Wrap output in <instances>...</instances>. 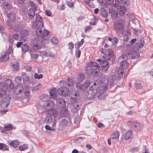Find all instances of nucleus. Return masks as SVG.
Instances as JSON below:
<instances>
[{
	"instance_id": "f257e3e1",
	"label": "nucleus",
	"mask_w": 153,
	"mask_h": 153,
	"mask_svg": "<svg viewBox=\"0 0 153 153\" xmlns=\"http://www.w3.org/2000/svg\"><path fill=\"white\" fill-rule=\"evenodd\" d=\"M14 85L10 79L7 80L5 82H0V100H1L0 104L1 107L7 108L10 104L11 100L10 96L6 94V90L13 89Z\"/></svg>"
},
{
	"instance_id": "f03ea898",
	"label": "nucleus",
	"mask_w": 153,
	"mask_h": 153,
	"mask_svg": "<svg viewBox=\"0 0 153 153\" xmlns=\"http://www.w3.org/2000/svg\"><path fill=\"white\" fill-rule=\"evenodd\" d=\"M114 82V79L112 77H110L108 79L106 77H104L99 82L97 81L94 82L93 85L90 86V90L92 91L94 90L97 86H99L102 91H104L107 89L108 86H111Z\"/></svg>"
},
{
	"instance_id": "7ed1b4c3",
	"label": "nucleus",
	"mask_w": 153,
	"mask_h": 153,
	"mask_svg": "<svg viewBox=\"0 0 153 153\" xmlns=\"http://www.w3.org/2000/svg\"><path fill=\"white\" fill-rule=\"evenodd\" d=\"M101 53L104 54L103 57L104 60L106 61H100V65L103 70L106 71L109 67L108 63L106 61L109 60L111 59H114L113 52L111 49H109L107 51L105 49H102L101 50Z\"/></svg>"
},
{
	"instance_id": "20e7f679",
	"label": "nucleus",
	"mask_w": 153,
	"mask_h": 153,
	"mask_svg": "<svg viewBox=\"0 0 153 153\" xmlns=\"http://www.w3.org/2000/svg\"><path fill=\"white\" fill-rule=\"evenodd\" d=\"M100 68V66L97 63L91 62L86 67L85 70L87 74H92L94 76H97L99 73Z\"/></svg>"
},
{
	"instance_id": "39448f33",
	"label": "nucleus",
	"mask_w": 153,
	"mask_h": 153,
	"mask_svg": "<svg viewBox=\"0 0 153 153\" xmlns=\"http://www.w3.org/2000/svg\"><path fill=\"white\" fill-rule=\"evenodd\" d=\"M32 26L34 28H36V33L39 36L44 38L48 36L49 33V31L45 29L44 27H41L40 24L36 21L33 23Z\"/></svg>"
},
{
	"instance_id": "423d86ee",
	"label": "nucleus",
	"mask_w": 153,
	"mask_h": 153,
	"mask_svg": "<svg viewBox=\"0 0 153 153\" xmlns=\"http://www.w3.org/2000/svg\"><path fill=\"white\" fill-rule=\"evenodd\" d=\"M54 103L53 101H50L49 103H47L45 105V109L46 110L47 114L53 115L56 119L57 118L59 119L60 117L58 116V113L55 109H53Z\"/></svg>"
},
{
	"instance_id": "0eeeda50",
	"label": "nucleus",
	"mask_w": 153,
	"mask_h": 153,
	"mask_svg": "<svg viewBox=\"0 0 153 153\" xmlns=\"http://www.w3.org/2000/svg\"><path fill=\"white\" fill-rule=\"evenodd\" d=\"M128 64L126 61L123 60L120 63L121 68L118 69L117 78L120 79L123 76L124 72V69H126L128 67Z\"/></svg>"
},
{
	"instance_id": "6e6552de",
	"label": "nucleus",
	"mask_w": 153,
	"mask_h": 153,
	"mask_svg": "<svg viewBox=\"0 0 153 153\" xmlns=\"http://www.w3.org/2000/svg\"><path fill=\"white\" fill-rule=\"evenodd\" d=\"M128 124L130 127L136 131H139L142 129L143 126L140 123L137 121H129Z\"/></svg>"
},
{
	"instance_id": "1a4fd4ad",
	"label": "nucleus",
	"mask_w": 153,
	"mask_h": 153,
	"mask_svg": "<svg viewBox=\"0 0 153 153\" xmlns=\"http://www.w3.org/2000/svg\"><path fill=\"white\" fill-rule=\"evenodd\" d=\"M113 27L115 30L120 31H123L124 29L123 21L121 20L114 22V23Z\"/></svg>"
},
{
	"instance_id": "9d476101",
	"label": "nucleus",
	"mask_w": 153,
	"mask_h": 153,
	"mask_svg": "<svg viewBox=\"0 0 153 153\" xmlns=\"http://www.w3.org/2000/svg\"><path fill=\"white\" fill-rule=\"evenodd\" d=\"M59 94L65 97L68 96L70 94V92L68 88L65 87H61L58 90Z\"/></svg>"
},
{
	"instance_id": "9b49d317",
	"label": "nucleus",
	"mask_w": 153,
	"mask_h": 153,
	"mask_svg": "<svg viewBox=\"0 0 153 153\" xmlns=\"http://www.w3.org/2000/svg\"><path fill=\"white\" fill-rule=\"evenodd\" d=\"M7 16L8 18V20L7 21V25L10 28H12V26L10 22L14 21L15 20V15L13 13H10L7 15Z\"/></svg>"
},
{
	"instance_id": "f8f14e48",
	"label": "nucleus",
	"mask_w": 153,
	"mask_h": 153,
	"mask_svg": "<svg viewBox=\"0 0 153 153\" xmlns=\"http://www.w3.org/2000/svg\"><path fill=\"white\" fill-rule=\"evenodd\" d=\"M31 7L32 8H30L28 11V15L30 19H33L35 15V12L36 11L37 7L33 2H32L31 4Z\"/></svg>"
},
{
	"instance_id": "ddd939ff",
	"label": "nucleus",
	"mask_w": 153,
	"mask_h": 153,
	"mask_svg": "<svg viewBox=\"0 0 153 153\" xmlns=\"http://www.w3.org/2000/svg\"><path fill=\"white\" fill-rule=\"evenodd\" d=\"M89 81H86L83 84L81 85L79 82L76 84V87L78 89L84 91L91 83Z\"/></svg>"
},
{
	"instance_id": "4468645a",
	"label": "nucleus",
	"mask_w": 153,
	"mask_h": 153,
	"mask_svg": "<svg viewBox=\"0 0 153 153\" xmlns=\"http://www.w3.org/2000/svg\"><path fill=\"white\" fill-rule=\"evenodd\" d=\"M24 88L22 85H18L13 88V93L17 95L20 94L24 90Z\"/></svg>"
},
{
	"instance_id": "2eb2a0df",
	"label": "nucleus",
	"mask_w": 153,
	"mask_h": 153,
	"mask_svg": "<svg viewBox=\"0 0 153 153\" xmlns=\"http://www.w3.org/2000/svg\"><path fill=\"white\" fill-rule=\"evenodd\" d=\"M40 99L42 102H44L43 105V107L44 109V106L46 103H49L50 101H52L50 100V97L47 94H44L42 95L40 97Z\"/></svg>"
},
{
	"instance_id": "dca6fc26",
	"label": "nucleus",
	"mask_w": 153,
	"mask_h": 153,
	"mask_svg": "<svg viewBox=\"0 0 153 153\" xmlns=\"http://www.w3.org/2000/svg\"><path fill=\"white\" fill-rule=\"evenodd\" d=\"M51 97L55 100L56 99L57 96V90L55 88H52L49 92Z\"/></svg>"
},
{
	"instance_id": "f3484780",
	"label": "nucleus",
	"mask_w": 153,
	"mask_h": 153,
	"mask_svg": "<svg viewBox=\"0 0 153 153\" xmlns=\"http://www.w3.org/2000/svg\"><path fill=\"white\" fill-rule=\"evenodd\" d=\"M7 144L10 146L16 148L19 146V142L17 140H8Z\"/></svg>"
},
{
	"instance_id": "a211bd4d",
	"label": "nucleus",
	"mask_w": 153,
	"mask_h": 153,
	"mask_svg": "<svg viewBox=\"0 0 153 153\" xmlns=\"http://www.w3.org/2000/svg\"><path fill=\"white\" fill-rule=\"evenodd\" d=\"M28 32L26 30H23L20 33V35L21 36V38L22 40H23L24 42H25L27 39V36L28 35Z\"/></svg>"
},
{
	"instance_id": "6ab92c4d",
	"label": "nucleus",
	"mask_w": 153,
	"mask_h": 153,
	"mask_svg": "<svg viewBox=\"0 0 153 153\" xmlns=\"http://www.w3.org/2000/svg\"><path fill=\"white\" fill-rule=\"evenodd\" d=\"M36 21L40 24L41 27H44V24L42 20V18L38 14L36 15Z\"/></svg>"
},
{
	"instance_id": "aec40b11",
	"label": "nucleus",
	"mask_w": 153,
	"mask_h": 153,
	"mask_svg": "<svg viewBox=\"0 0 153 153\" xmlns=\"http://www.w3.org/2000/svg\"><path fill=\"white\" fill-rule=\"evenodd\" d=\"M47 115L44 120V122L48 124H50L53 122V118L51 115L48 114Z\"/></svg>"
},
{
	"instance_id": "412c9836",
	"label": "nucleus",
	"mask_w": 153,
	"mask_h": 153,
	"mask_svg": "<svg viewBox=\"0 0 153 153\" xmlns=\"http://www.w3.org/2000/svg\"><path fill=\"white\" fill-rule=\"evenodd\" d=\"M133 132L131 130H128L126 133L124 138L125 140H128L130 139L132 136Z\"/></svg>"
},
{
	"instance_id": "4be33fe9",
	"label": "nucleus",
	"mask_w": 153,
	"mask_h": 153,
	"mask_svg": "<svg viewBox=\"0 0 153 153\" xmlns=\"http://www.w3.org/2000/svg\"><path fill=\"white\" fill-rule=\"evenodd\" d=\"M60 117H67L68 114V110L66 108H62L60 113Z\"/></svg>"
},
{
	"instance_id": "5701e85b",
	"label": "nucleus",
	"mask_w": 153,
	"mask_h": 153,
	"mask_svg": "<svg viewBox=\"0 0 153 153\" xmlns=\"http://www.w3.org/2000/svg\"><path fill=\"white\" fill-rule=\"evenodd\" d=\"M126 9L125 7L123 6H122L121 5L120 6V9H119V15L120 16H123L126 12Z\"/></svg>"
},
{
	"instance_id": "b1692460",
	"label": "nucleus",
	"mask_w": 153,
	"mask_h": 153,
	"mask_svg": "<svg viewBox=\"0 0 153 153\" xmlns=\"http://www.w3.org/2000/svg\"><path fill=\"white\" fill-rule=\"evenodd\" d=\"M22 76L24 83H26L29 82V78L28 76H27L25 73H23L22 74Z\"/></svg>"
},
{
	"instance_id": "393cba45",
	"label": "nucleus",
	"mask_w": 153,
	"mask_h": 153,
	"mask_svg": "<svg viewBox=\"0 0 153 153\" xmlns=\"http://www.w3.org/2000/svg\"><path fill=\"white\" fill-rule=\"evenodd\" d=\"M120 133L118 131L113 132L111 135V138L112 139H115L119 137Z\"/></svg>"
},
{
	"instance_id": "a878e982",
	"label": "nucleus",
	"mask_w": 153,
	"mask_h": 153,
	"mask_svg": "<svg viewBox=\"0 0 153 153\" xmlns=\"http://www.w3.org/2000/svg\"><path fill=\"white\" fill-rule=\"evenodd\" d=\"M84 43V39H82L80 41H78L76 43L75 47L76 48L79 49Z\"/></svg>"
},
{
	"instance_id": "bb28decb",
	"label": "nucleus",
	"mask_w": 153,
	"mask_h": 153,
	"mask_svg": "<svg viewBox=\"0 0 153 153\" xmlns=\"http://www.w3.org/2000/svg\"><path fill=\"white\" fill-rule=\"evenodd\" d=\"M110 13L111 14L112 17L113 18H116L117 17V11L113 9H110Z\"/></svg>"
},
{
	"instance_id": "cd10ccee",
	"label": "nucleus",
	"mask_w": 153,
	"mask_h": 153,
	"mask_svg": "<svg viewBox=\"0 0 153 153\" xmlns=\"http://www.w3.org/2000/svg\"><path fill=\"white\" fill-rule=\"evenodd\" d=\"M84 79V75L82 74H79L77 78V80L79 82H82Z\"/></svg>"
},
{
	"instance_id": "c85d7f7f",
	"label": "nucleus",
	"mask_w": 153,
	"mask_h": 153,
	"mask_svg": "<svg viewBox=\"0 0 153 153\" xmlns=\"http://www.w3.org/2000/svg\"><path fill=\"white\" fill-rule=\"evenodd\" d=\"M68 121L65 120H62L59 123V126L61 127H64L66 126L68 124Z\"/></svg>"
},
{
	"instance_id": "c756f323",
	"label": "nucleus",
	"mask_w": 153,
	"mask_h": 153,
	"mask_svg": "<svg viewBox=\"0 0 153 153\" xmlns=\"http://www.w3.org/2000/svg\"><path fill=\"white\" fill-rule=\"evenodd\" d=\"M57 102L58 103H59L61 105H65L66 104V102L63 99H58L57 100Z\"/></svg>"
},
{
	"instance_id": "7c9ffc66",
	"label": "nucleus",
	"mask_w": 153,
	"mask_h": 153,
	"mask_svg": "<svg viewBox=\"0 0 153 153\" xmlns=\"http://www.w3.org/2000/svg\"><path fill=\"white\" fill-rule=\"evenodd\" d=\"M13 128V126L11 124L7 125L4 126V128L6 131H9Z\"/></svg>"
},
{
	"instance_id": "2f4dec72",
	"label": "nucleus",
	"mask_w": 153,
	"mask_h": 153,
	"mask_svg": "<svg viewBox=\"0 0 153 153\" xmlns=\"http://www.w3.org/2000/svg\"><path fill=\"white\" fill-rule=\"evenodd\" d=\"M28 146L26 144L20 146L19 147V149L20 151H23L28 149Z\"/></svg>"
},
{
	"instance_id": "473e14b6",
	"label": "nucleus",
	"mask_w": 153,
	"mask_h": 153,
	"mask_svg": "<svg viewBox=\"0 0 153 153\" xmlns=\"http://www.w3.org/2000/svg\"><path fill=\"white\" fill-rule=\"evenodd\" d=\"M29 47L27 44L23 45L22 47V51L24 52L27 51L29 49Z\"/></svg>"
},
{
	"instance_id": "72a5a7b5",
	"label": "nucleus",
	"mask_w": 153,
	"mask_h": 153,
	"mask_svg": "<svg viewBox=\"0 0 153 153\" xmlns=\"http://www.w3.org/2000/svg\"><path fill=\"white\" fill-rule=\"evenodd\" d=\"M114 1V0H105L104 4L106 7H107L109 5L112 4Z\"/></svg>"
},
{
	"instance_id": "f704fd0d",
	"label": "nucleus",
	"mask_w": 153,
	"mask_h": 153,
	"mask_svg": "<svg viewBox=\"0 0 153 153\" xmlns=\"http://www.w3.org/2000/svg\"><path fill=\"white\" fill-rule=\"evenodd\" d=\"M51 42L53 44H56L58 42V40L56 37H53L51 39Z\"/></svg>"
},
{
	"instance_id": "c9c22d12",
	"label": "nucleus",
	"mask_w": 153,
	"mask_h": 153,
	"mask_svg": "<svg viewBox=\"0 0 153 153\" xmlns=\"http://www.w3.org/2000/svg\"><path fill=\"white\" fill-rule=\"evenodd\" d=\"M67 84L69 86L71 87L74 85V82L71 79H70L69 78H68L67 82Z\"/></svg>"
},
{
	"instance_id": "e433bc0d",
	"label": "nucleus",
	"mask_w": 153,
	"mask_h": 153,
	"mask_svg": "<svg viewBox=\"0 0 153 153\" xmlns=\"http://www.w3.org/2000/svg\"><path fill=\"white\" fill-rule=\"evenodd\" d=\"M9 59V56L5 54L2 56L1 58V62H4L7 61Z\"/></svg>"
},
{
	"instance_id": "4c0bfd02",
	"label": "nucleus",
	"mask_w": 153,
	"mask_h": 153,
	"mask_svg": "<svg viewBox=\"0 0 153 153\" xmlns=\"http://www.w3.org/2000/svg\"><path fill=\"white\" fill-rule=\"evenodd\" d=\"M33 48L35 51H37L41 48V46L40 44H36L33 46Z\"/></svg>"
},
{
	"instance_id": "58836bf2",
	"label": "nucleus",
	"mask_w": 153,
	"mask_h": 153,
	"mask_svg": "<svg viewBox=\"0 0 153 153\" xmlns=\"http://www.w3.org/2000/svg\"><path fill=\"white\" fill-rule=\"evenodd\" d=\"M41 87V85L40 84H39L37 85L34 87L33 89V91H36L38 90Z\"/></svg>"
},
{
	"instance_id": "ea45409f",
	"label": "nucleus",
	"mask_w": 153,
	"mask_h": 153,
	"mask_svg": "<svg viewBox=\"0 0 153 153\" xmlns=\"http://www.w3.org/2000/svg\"><path fill=\"white\" fill-rule=\"evenodd\" d=\"M22 81V79L20 77L17 76L15 79V82H16L18 85H21L20 83Z\"/></svg>"
},
{
	"instance_id": "a19ab883",
	"label": "nucleus",
	"mask_w": 153,
	"mask_h": 153,
	"mask_svg": "<svg viewBox=\"0 0 153 153\" xmlns=\"http://www.w3.org/2000/svg\"><path fill=\"white\" fill-rule=\"evenodd\" d=\"M43 76L42 74H38L37 73H35L34 74V78L36 79H40L43 78Z\"/></svg>"
},
{
	"instance_id": "79ce46f5",
	"label": "nucleus",
	"mask_w": 153,
	"mask_h": 153,
	"mask_svg": "<svg viewBox=\"0 0 153 153\" xmlns=\"http://www.w3.org/2000/svg\"><path fill=\"white\" fill-rule=\"evenodd\" d=\"M19 64L18 63L16 62L15 64H13V71H17L19 70Z\"/></svg>"
},
{
	"instance_id": "37998d69",
	"label": "nucleus",
	"mask_w": 153,
	"mask_h": 153,
	"mask_svg": "<svg viewBox=\"0 0 153 153\" xmlns=\"http://www.w3.org/2000/svg\"><path fill=\"white\" fill-rule=\"evenodd\" d=\"M3 7L4 9H9L11 8V6L7 2L4 4Z\"/></svg>"
},
{
	"instance_id": "c03bdc74",
	"label": "nucleus",
	"mask_w": 153,
	"mask_h": 153,
	"mask_svg": "<svg viewBox=\"0 0 153 153\" xmlns=\"http://www.w3.org/2000/svg\"><path fill=\"white\" fill-rule=\"evenodd\" d=\"M118 41V39L117 38L115 37H113L112 38V44L114 46L116 45Z\"/></svg>"
},
{
	"instance_id": "a18cd8bd",
	"label": "nucleus",
	"mask_w": 153,
	"mask_h": 153,
	"mask_svg": "<svg viewBox=\"0 0 153 153\" xmlns=\"http://www.w3.org/2000/svg\"><path fill=\"white\" fill-rule=\"evenodd\" d=\"M42 52L44 55L46 56H50L52 57H54L55 56L54 54H52L50 53L47 52L46 51H43Z\"/></svg>"
},
{
	"instance_id": "49530a36",
	"label": "nucleus",
	"mask_w": 153,
	"mask_h": 153,
	"mask_svg": "<svg viewBox=\"0 0 153 153\" xmlns=\"http://www.w3.org/2000/svg\"><path fill=\"white\" fill-rule=\"evenodd\" d=\"M101 14L102 16L104 17H107L108 16L107 13L105 10H103L102 11Z\"/></svg>"
},
{
	"instance_id": "de8ad7c7",
	"label": "nucleus",
	"mask_w": 153,
	"mask_h": 153,
	"mask_svg": "<svg viewBox=\"0 0 153 153\" xmlns=\"http://www.w3.org/2000/svg\"><path fill=\"white\" fill-rule=\"evenodd\" d=\"M106 96L103 93L100 94L98 96V98L100 100H104L105 99Z\"/></svg>"
},
{
	"instance_id": "09e8293b",
	"label": "nucleus",
	"mask_w": 153,
	"mask_h": 153,
	"mask_svg": "<svg viewBox=\"0 0 153 153\" xmlns=\"http://www.w3.org/2000/svg\"><path fill=\"white\" fill-rule=\"evenodd\" d=\"M66 4L70 7H72L74 6V4L71 1H67Z\"/></svg>"
},
{
	"instance_id": "8fccbe9b",
	"label": "nucleus",
	"mask_w": 153,
	"mask_h": 153,
	"mask_svg": "<svg viewBox=\"0 0 153 153\" xmlns=\"http://www.w3.org/2000/svg\"><path fill=\"white\" fill-rule=\"evenodd\" d=\"M77 49L76 52V56L77 58H79L80 56L81 51L79 49Z\"/></svg>"
},
{
	"instance_id": "3c124183",
	"label": "nucleus",
	"mask_w": 153,
	"mask_h": 153,
	"mask_svg": "<svg viewBox=\"0 0 153 153\" xmlns=\"http://www.w3.org/2000/svg\"><path fill=\"white\" fill-rule=\"evenodd\" d=\"M144 44V42H138L136 43L137 46L139 48H140L143 46Z\"/></svg>"
},
{
	"instance_id": "603ef678",
	"label": "nucleus",
	"mask_w": 153,
	"mask_h": 153,
	"mask_svg": "<svg viewBox=\"0 0 153 153\" xmlns=\"http://www.w3.org/2000/svg\"><path fill=\"white\" fill-rule=\"evenodd\" d=\"M92 27L89 26H86L84 28L85 31V33H87L90 30H91Z\"/></svg>"
},
{
	"instance_id": "864d4df0",
	"label": "nucleus",
	"mask_w": 153,
	"mask_h": 153,
	"mask_svg": "<svg viewBox=\"0 0 153 153\" xmlns=\"http://www.w3.org/2000/svg\"><path fill=\"white\" fill-rule=\"evenodd\" d=\"M120 2L118 1H116L115 3L114 4V7L117 8L120 6Z\"/></svg>"
},
{
	"instance_id": "5fc2aeb1",
	"label": "nucleus",
	"mask_w": 153,
	"mask_h": 153,
	"mask_svg": "<svg viewBox=\"0 0 153 153\" xmlns=\"http://www.w3.org/2000/svg\"><path fill=\"white\" fill-rule=\"evenodd\" d=\"M142 151V153H149L146 149V146H143Z\"/></svg>"
},
{
	"instance_id": "6e6d98bb",
	"label": "nucleus",
	"mask_w": 153,
	"mask_h": 153,
	"mask_svg": "<svg viewBox=\"0 0 153 153\" xmlns=\"http://www.w3.org/2000/svg\"><path fill=\"white\" fill-rule=\"evenodd\" d=\"M139 149L138 147H135L131 149L130 151L132 152H137Z\"/></svg>"
},
{
	"instance_id": "4d7b16f0",
	"label": "nucleus",
	"mask_w": 153,
	"mask_h": 153,
	"mask_svg": "<svg viewBox=\"0 0 153 153\" xmlns=\"http://www.w3.org/2000/svg\"><path fill=\"white\" fill-rule=\"evenodd\" d=\"M69 48L70 49H73L74 48V45L72 42H70L68 45Z\"/></svg>"
},
{
	"instance_id": "13d9d810",
	"label": "nucleus",
	"mask_w": 153,
	"mask_h": 153,
	"mask_svg": "<svg viewBox=\"0 0 153 153\" xmlns=\"http://www.w3.org/2000/svg\"><path fill=\"white\" fill-rule=\"evenodd\" d=\"M31 55L32 58L35 59H37L38 57V55L36 54H31Z\"/></svg>"
},
{
	"instance_id": "bf43d9fd",
	"label": "nucleus",
	"mask_w": 153,
	"mask_h": 153,
	"mask_svg": "<svg viewBox=\"0 0 153 153\" xmlns=\"http://www.w3.org/2000/svg\"><path fill=\"white\" fill-rule=\"evenodd\" d=\"M58 9L60 10H62L65 9V7L64 5H59L58 6Z\"/></svg>"
},
{
	"instance_id": "052dcab7",
	"label": "nucleus",
	"mask_w": 153,
	"mask_h": 153,
	"mask_svg": "<svg viewBox=\"0 0 153 153\" xmlns=\"http://www.w3.org/2000/svg\"><path fill=\"white\" fill-rule=\"evenodd\" d=\"M135 85L136 88H137L140 89L142 88V85L140 83H136Z\"/></svg>"
},
{
	"instance_id": "680f3d73",
	"label": "nucleus",
	"mask_w": 153,
	"mask_h": 153,
	"mask_svg": "<svg viewBox=\"0 0 153 153\" xmlns=\"http://www.w3.org/2000/svg\"><path fill=\"white\" fill-rule=\"evenodd\" d=\"M45 128L46 130H48L53 131L54 130V129L52 128L51 127L48 125H46L45 126Z\"/></svg>"
},
{
	"instance_id": "e2e57ef3",
	"label": "nucleus",
	"mask_w": 153,
	"mask_h": 153,
	"mask_svg": "<svg viewBox=\"0 0 153 153\" xmlns=\"http://www.w3.org/2000/svg\"><path fill=\"white\" fill-rule=\"evenodd\" d=\"M45 13L46 15L49 16H51L52 14V13L48 10H46Z\"/></svg>"
},
{
	"instance_id": "0e129e2a",
	"label": "nucleus",
	"mask_w": 153,
	"mask_h": 153,
	"mask_svg": "<svg viewBox=\"0 0 153 153\" xmlns=\"http://www.w3.org/2000/svg\"><path fill=\"white\" fill-rule=\"evenodd\" d=\"M9 149L8 146L6 144H4V148L2 151H5L9 150Z\"/></svg>"
},
{
	"instance_id": "69168bd1",
	"label": "nucleus",
	"mask_w": 153,
	"mask_h": 153,
	"mask_svg": "<svg viewBox=\"0 0 153 153\" xmlns=\"http://www.w3.org/2000/svg\"><path fill=\"white\" fill-rule=\"evenodd\" d=\"M4 144L0 143V150L2 151L4 148Z\"/></svg>"
},
{
	"instance_id": "338daca9",
	"label": "nucleus",
	"mask_w": 153,
	"mask_h": 153,
	"mask_svg": "<svg viewBox=\"0 0 153 153\" xmlns=\"http://www.w3.org/2000/svg\"><path fill=\"white\" fill-rule=\"evenodd\" d=\"M128 40V38L127 36H124L123 40L124 42H127Z\"/></svg>"
},
{
	"instance_id": "774afa93",
	"label": "nucleus",
	"mask_w": 153,
	"mask_h": 153,
	"mask_svg": "<svg viewBox=\"0 0 153 153\" xmlns=\"http://www.w3.org/2000/svg\"><path fill=\"white\" fill-rule=\"evenodd\" d=\"M13 38L15 40L19 38V35L17 34H14L13 35Z\"/></svg>"
}]
</instances>
